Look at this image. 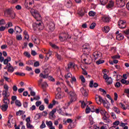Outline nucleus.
I'll list each match as a JSON object with an SVG mask.
<instances>
[{
  "label": "nucleus",
  "mask_w": 129,
  "mask_h": 129,
  "mask_svg": "<svg viewBox=\"0 0 129 129\" xmlns=\"http://www.w3.org/2000/svg\"><path fill=\"white\" fill-rule=\"evenodd\" d=\"M30 13L33 18L37 20V21L33 24V28L34 30L35 31V30H43V29H44V25L42 24V22H41L42 18L38 11L32 9L31 10Z\"/></svg>",
  "instance_id": "nucleus-1"
},
{
  "label": "nucleus",
  "mask_w": 129,
  "mask_h": 129,
  "mask_svg": "<svg viewBox=\"0 0 129 129\" xmlns=\"http://www.w3.org/2000/svg\"><path fill=\"white\" fill-rule=\"evenodd\" d=\"M69 98L70 99V101L68 102V105L69 106L70 104H72L73 102H75L77 100V95L75 93V92L72 91L69 93Z\"/></svg>",
  "instance_id": "nucleus-2"
},
{
  "label": "nucleus",
  "mask_w": 129,
  "mask_h": 129,
  "mask_svg": "<svg viewBox=\"0 0 129 129\" xmlns=\"http://www.w3.org/2000/svg\"><path fill=\"white\" fill-rule=\"evenodd\" d=\"M103 115H104V116H103L102 119H103L104 122H105V123H107V124H105V125H108V124H110V123H111L112 122L111 121V120H110V119H109V118H108L106 116V111H104L103 112Z\"/></svg>",
  "instance_id": "nucleus-3"
},
{
  "label": "nucleus",
  "mask_w": 129,
  "mask_h": 129,
  "mask_svg": "<svg viewBox=\"0 0 129 129\" xmlns=\"http://www.w3.org/2000/svg\"><path fill=\"white\" fill-rule=\"evenodd\" d=\"M118 26L120 29H124L126 27V21L120 20L118 22Z\"/></svg>",
  "instance_id": "nucleus-4"
},
{
  "label": "nucleus",
  "mask_w": 129,
  "mask_h": 129,
  "mask_svg": "<svg viewBox=\"0 0 129 129\" xmlns=\"http://www.w3.org/2000/svg\"><path fill=\"white\" fill-rule=\"evenodd\" d=\"M103 77L105 79L107 84H112V79L110 77H108L106 74H105Z\"/></svg>",
  "instance_id": "nucleus-5"
},
{
  "label": "nucleus",
  "mask_w": 129,
  "mask_h": 129,
  "mask_svg": "<svg viewBox=\"0 0 129 129\" xmlns=\"http://www.w3.org/2000/svg\"><path fill=\"white\" fill-rule=\"evenodd\" d=\"M125 0H116V5L118 8H123L125 6Z\"/></svg>",
  "instance_id": "nucleus-6"
},
{
  "label": "nucleus",
  "mask_w": 129,
  "mask_h": 129,
  "mask_svg": "<svg viewBox=\"0 0 129 129\" xmlns=\"http://www.w3.org/2000/svg\"><path fill=\"white\" fill-rule=\"evenodd\" d=\"M95 99L96 103L99 104V105H100L102 103H103V101L105 100L102 98V97L97 95L95 97Z\"/></svg>",
  "instance_id": "nucleus-7"
},
{
  "label": "nucleus",
  "mask_w": 129,
  "mask_h": 129,
  "mask_svg": "<svg viewBox=\"0 0 129 129\" xmlns=\"http://www.w3.org/2000/svg\"><path fill=\"white\" fill-rule=\"evenodd\" d=\"M101 20L104 23H109L110 22V17L104 15L101 17Z\"/></svg>",
  "instance_id": "nucleus-8"
},
{
  "label": "nucleus",
  "mask_w": 129,
  "mask_h": 129,
  "mask_svg": "<svg viewBox=\"0 0 129 129\" xmlns=\"http://www.w3.org/2000/svg\"><path fill=\"white\" fill-rule=\"evenodd\" d=\"M7 67L8 72H10V73H13V72L15 71V69L13 66H12V64H11V63H8L7 65Z\"/></svg>",
  "instance_id": "nucleus-9"
},
{
  "label": "nucleus",
  "mask_w": 129,
  "mask_h": 129,
  "mask_svg": "<svg viewBox=\"0 0 129 129\" xmlns=\"http://www.w3.org/2000/svg\"><path fill=\"white\" fill-rule=\"evenodd\" d=\"M32 41L34 42V44L35 45H39L40 44V39H39L36 36H33L32 37Z\"/></svg>",
  "instance_id": "nucleus-10"
},
{
  "label": "nucleus",
  "mask_w": 129,
  "mask_h": 129,
  "mask_svg": "<svg viewBox=\"0 0 129 129\" xmlns=\"http://www.w3.org/2000/svg\"><path fill=\"white\" fill-rule=\"evenodd\" d=\"M114 6V2L113 0H110L109 2L108 5L106 6L107 9H111Z\"/></svg>",
  "instance_id": "nucleus-11"
},
{
  "label": "nucleus",
  "mask_w": 129,
  "mask_h": 129,
  "mask_svg": "<svg viewBox=\"0 0 129 129\" xmlns=\"http://www.w3.org/2000/svg\"><path fill=\"white\" fill-rule=\"evenodd\" d=\"M91 59V57L89 55H88L87 56H86V58L83 59V61L84 62H85L86 64H90V62H90Z\"/></svg>",
  "instance_id": "nucleus-12"
},
{
  "label": "nucleus",
  "mask_w": 129,
  "mask_h": 129,
  "mask_svg": "<svg viewBox=\"0 0 129 129\" xmlns=\"http://www.w3.org/2000/svg\"><path fill=\"white\" fill-rule=\"evenodd\" d=\"M47 27L49 29L50 31H53L55 30V24L53 23V22L50 23L48 25Z\"/></svg>",
  "instance_id": "nucleus-13"
},
{
  "label": "nucleus",
  "mask_w": 129,
  "mask_h": 129,
  "mask_svg": "<svg viewBox=\"0 0 129 129\" xmlns=\"http://www.w3.org/2000/svg\"><path fill=\"white\" fill-rule=\"evenodd\" d=\"M57 111L56 109H53L49 113L50 118H54L55 117V112Z\"/></svg>",
  "instance_id": "nucleus-14"
},
{
  "label": "nucleus",
  "mask_w": 129,
  "mask_h": 129,
  "mask_svg": "<svg viewBox=\"0 0 129 129\" xmlns=\"http://www.w3.org/2000/svg\"><path fill=\"white\" fill-rule=\"evenodd\" d=\"M2 95L4 98L9 97L10 96V92H9V91L3 90Z\"/></svg>",
  "instance_id": "nucleus-15"
},
{
  "label": "nucleus",
  "mask_w": 129,
  "mask_h": 129,
  "mask_svg": "<svg viewBox=\"0 0 129 129\" xmlns=\"http://www.w3.org/2000/svg\"><path fill=\"white\" fill-rule=\"evenodd\" d=\"M81 91L82 94L84 96H88V91L86 90L85 89L82 88L81 89Z\"/></svg>",
  "instance_id": "nucleus-16"
},
{
  "label": "nucleus",
  "mask_w": 129,
  "mask_h": 129,
  "mask_svg": "<svg viewBox=\"0 0 129 129\" xmlns=\"http://www.w3.org/2000/svg\"><path fill=\"white\" fill-rule=\"evenodd\" d=\"M11 61H12V58L8 56L7 58L5 59L3 61L4 65H8V64H10L9 62H11Z\"/></svg>",
  "instance_id": "nucleus-17"
},
{
  "label": "nucleus",
  "mask_w": 129,
  "mask_h": 129,
  "mask_svg": "<svg viewBox=\"0 0 129 129\" xmlns=\"http://www.w3.org/2000/svg\"><path fill=\"white\" fill-rule=\"evenodd\" d=\"M119 105H120L121 108H122V109H123V110H126V109H129V105H126L125 106L123 104H122V103H120Z\"/></svg>",
  "instance_id": "nucleus-18"
},
{
  "label": "nucleus",
  "mask_w": 129,
  "mask_h": 129,
  "mask_svg": "<svg viewBox=\"0 0 129 129\" xmlns=\"http://www.w3.org/2000/svg\"><path fill=\"white\" fill-rule=\"evenodd\" d=\"M64 5L67 8H71L72 6V4L71 3V1L70 0H66L64 2Z\"/></svg>",
  "instance_id": "nucleus-19"
},
{
  "label": "nucleus",
  "mask_w": 129,
  "mask_h": 129,
  "mask_svg": "<svg viewBox=\"0 0 129 129\" xmlns=\"http://www.w3.org/2000/svg\"><path fill=\"white\" fill-rule=\"evenodd\" d=\"M103 104L106 108H109V107H110V103H109L106 100L103 101Z\"/></svg>",
  "instance_id": "nucleus-20"
},
{
  "label": "nucleus",
  "mask_w": 129,
  "mask_h": 129,
  "mask_svg": "<svg viewBox=\"0 0 129 129\" xmlns=\"http://www.w3.org/2000/svg\"><path fill=\"white\" fill-rule=\"evenodd\" d=\"M89 86H90V87H91V88H92V87H93V86H94V87L96 88V87H97L98 86V84L96 83H95L93 84V80H92L90 82Z\"/></svg>",
  "instance_id": "nucleus-21"
},
{
  "label": "nucleus",
  "mask_w": 129,
  "mask_h": 129,
  "mask_svg": "<svg viewBox=\"0 0 129 129\" xmlns=\"http://www.w3.org/2000/svg\"><path fill=\"white\" fill-rule=\"evenodd\" d=\"M80 103H81V107L82 108H85L86 107V104L88 103V102L86 101L85 102L84 101H80Z\"/></svg>",
  "instance_id": "nucleus-22"
},
{
  "label": "nucleus",
  "mask_w": 129,
  "mask_h": 129,
  "mask_svg": "<svg viewBox=\"0 0 129 129\" xmlns=\"http://www.w3.org/2000/svg\"><path fill=\"white\" fill-rule=\"evenodd\" d=\"M9 108V105L3 104L1 106V109H2L3 111H7L8 110V108Z\"/></svg>",
  "instance_id": "nucleus-23"
},
{
  "label": "nucleus",
  "mask_w": 129,
  "mask_h": 129,
  "mask_svg": "<svg viewBox=\"0 0 129 129\" xmlns=\"http://www.w3.org/2000/svg\"><path fill=\"white\" fill-rule=\"evenodd\" d=\"M15 31H16L17 34H20V33L22 32V29L19 26H16L15 27Z\"/></svg>",
  "instance_id": "nucleus-24"
},
{
  "label": "nucleus",
  "mask_w": 129,
  "mask_h": 129,
  "mask_svg": "<svg viewBox=\"0 0 129 129\" xmlns=\"http://www.w3.org/2000/svg\"><path fill=\"white\" fill-rule=\"evenodd\" d=\"M123 38H124L123 35H122V34H119L116 36V39L118 41L123 40Z\"/></svg>",
  "instance_id": "nucleus-25"
},
{
  "label": "nucleus",
  "mask_w": 129,
  "mask_h": 129,
  "mask_svg": "<svg viewBox=\"0 0 129 129\" xmlns=\"http://www.w3.org/2000/svg\"><path fill=\"white\" fill-rule=\"evenodd\" d=\"M99 55H100V53H99V52H94L93 53L94 59H95V60H97V59H98V58H99Z\"/></svg>",
  "instance_id": "nucleus-26"
},
{
  "label": "nucleus",
  "mask_w": 129,
  "mask_h": 129,
  "mask_svg": "<svg viewBox=\"0 0 129 129\" xmlns=\"http://www.w3.org/2000/svg\"><path fill=\"white\" fill-rule=\"evenodd\" d=\"M113 110L116 113H117V114H119L120 113V110H119V109L118 108L116 107V106H114L113 107Z\"/></svg>",
  "instance_id": "nucleus-27"
},
{
  "label": "nucleus",
  "mask_w": 129,
  "mask_h": 129,
  "mask_svg": "<svg viewBox=\"0 0 129 129\" xmlns=\"http://www.w3.org/2000/svg\"><path fill=\"white\" fill-rule=\"evenodd\" d=\"M4 99H3V102L4 104L9 105L10 104V100L8 99V97L6 98H4Z\"/></svg>",
  "instance_id": "nucleus-28"
},
{
  "label": "nucleus",
  "mask_w": 129,
  "mask_h": 129,
  "mask_svg": "<svg viewBox=\"0 0 129 129\" xmlns=\"http://www.w3.org/2000/svg\"><path fill=\"white\" fill-rule=\"evenodd\" d=\"M46 124L48 126V127H53V123L51 121H46Z\"/></svg>",
  "instance_id": "nucleus-29"
},
{
  "label": "nucleus",
  "mask_w": 129,
  "mask_h": 129,
  "mask_svg": "<svg viewBox=\"0 0 129 129\" xmlns=\"http://www.w3.org/2000/svg\"><path fill=\"white\" fill-rule=\"evenodd\" d=\"M102 30H103V31L105 33H108V32H109V30L110 29H109V27L105 26L103 28Z\"/></svg>",
  "instance_id": "nucleus-30"
},
{
  "label": "nucleus",
  "mask_w": 129,
  "mask_h": 129,
  "mask_svg": "<svg viewBox=\"0 0 129 129\" xmlns=\"http://www.w3.org/2000/svg\"><path fill=\"white\" fill-rule=\"evenodd\" d=\"M55 104H56V101H53L52 103L49 104V105L48 106V108H49V109H51L53 108V106H54V105H55Z\"/></svg>",
  "instance_id": "nucleus-31"
},
{
  "label": "nucleus",
  "mask_w": 129,
  "mask_h": 129,
  "mask_svg": "<svg viewBox=\"0 0 129 129\" xmlns=\"http://www.w3.org/2000/svg\"><path fill=\"white\" fill-rule=\"evenodd\" d=\"M23 34L24 35V38L26 40H29V38H30V36H29V34H28V32L27 31H24L23 32Z\"/></svg>",
  "instance_id": "nucleus-32"
},
{
  "label": "nucleus",
  "mask_w": 129,
  "mask_h": 129,
  "mask_svg": "<svg viewBox=\"0 0 129 129\" xmlns=\"http://www.w3.org/2000/svg\"><path fill=\"white\" fill-rule=\"evenodd\" d=\"M59 40L61 42H64V41H66V40H67V37L66 36H61L60 34L59 36Z\"/></svg>",
  "instance_id": "nucleus-33"
},
{
  "label": "nucleus",
  "mask_w": 129,
  "mask_h": 129,
  "mask_svg": "<svg viewBox=\"0 0 129 129\" xmlns=\"http://www.w3.org/2000/svg\"><path fill=\"white\" fill-rule=\"evenodd\" d=\"M64 97V95L62 94V93H57L56 95V97L58 98V99H61V98H63Z\"/></svg>",
  "instance_id": "nucleus-34"
},
{
  "label": "nucleus",
  "mask_w": 129,
  "mask_h": 129,
  "mask_svg": "<svg viewBox=\"0 0 129 129\" xmlns=\"http://www.w3.org/2000/svg\"><path fill=\"white\" fill-rule=\"evenodd\" d=\"M100 2L102 6H105L108 3V0H100Z\"/></svg>",
  "instance_id": "nucleus-35"
},
{
  "label": "nucleus",
  "mask_w": 129,
  "mask_h": 129,
  "mask_svg": "<svg viewBox=\"0 0 129 129\" xmlns=\"http://www.w3.org/2000/svg\"><path fill=\"white\" fill-rule=\"evenodd\" d=\"M121 82L122 84H126V85H128L129 84V81L125 80V79H122L121 80Z\"/></svg>",
  "instance_id": "nucleus-36"
},
{
  "label": "nucleus",
  "mask_w": 129,
  "mask_h": 129,
  "mask_svg": "<svg viewBox=\"0 0 129 129\" xmlns=\"http://www.w3.org/2000/svg\"><path fill=\"white\" fill-rule=\"evenodd\" d=\"M101 108H99V109H96L95 112H96V113H99V111L100 112H101V114H102V115H103V112H104L105 111L103 110H101V109H100Z\"/></svg>",
  "instance_id": "nucleus-37"
},
{
  "label": "nucleus",
  "mask_w": 129,
  "mask_h": 129,
  "mask_svg": "<svg viewBox=\"0 0 129 129\" xmlns=\"http://www.w3.org/2000/svg\"><path fill=\"white\" fill-rule=\"evenodd\" d=\"M12 101L11 104L15 103V101L17 100V96H12L11 97Z\"/></svg>",
  "instance_id": "nucleus-38"
},
{
  "label": "nucleus",
  "mask_w": 129,
  "mask_h": 129,
  "mask_svg": "<svg viewBox=\"0 0 129 129\" xmlns=\"http://www.w3.org/2000/svg\"><path fill=\"white\" fill-rule=\"evenodd\" d=\"M15 104L17 106H18L19 107H21L22 106V103H21V101L19 100H16L15 101Z\"/></svg>",
  "instance_id": "nucleus-39"
},
{
  "label": "nucleus",
  "mask_w": 129,
  "mask_h": 129,
  "mask_svg": "<svg viewBox=\"0 0 129 129\" xmlns=\"http://www.w3.org/2000/svg\"><path fill=\"white\" fill-rule=\"evenodd\" d=\"M30 2H31V0H26L25 6L26 9H29V8L28 5H29V6H31V5H30Z\"/></svg>",
  "instance_id": "nucleus-40"
},
{
  "label": "nucleus",
  "mask_w": 129,
  "mask_h": 129,
  "mask_svg": "<svg viewBox=\"0 0 129 129\" xmlns=\"http://www.w3.org/2000/svg\"><path fill=\"white\" fill-rule=\"evenodd\" d=\"M55 109L57 111L58 113H59V114H61L63 115V111H62V108L58 107L56 108Z\"/></svg>",
  "instance_id": "nucleus-41"
},
{
  "label": "nucleus",
  "mask_w": 129,
  "mask_h": 129,
  "mask_svg": "<svg viewBox=\"0 0 129 129\" xmlns=\"http://www.w3.org/2000/svg\"><path fill=\"white\" fill-rule=\"evenodd\" d=\"M25 112H24L23 110H19V111L16 112V115L17 116H21L23 115V114H24Z\"/></svg>",
  "instance_id": "nucleus-42"
},
{
  "label": "nucleus",
  "mask_w": 129,
  "mask_h": 129,
  "mask_svg": "<svg viewBox=\"0 0 129 129\" xmlns=\"http://www.w3.org/2000/svg\"><path fill=\"white\" fill-rule=\"evenodd\" d=\"M4 78L5 81H7V82H8L9 83L11 82H13V81L12 80V79H11V78H8V77H4Z\"/></svg>",
  "instance_id": "nucleus-43"
},
{
  "label": "nucleus",
  "mask_w": 129,
  "mask_h": 129,
  "mask_svg": "<svg viewBox=\"0 0 129 129\" xmlns=\"http://www.w3.org/2000/svg\"><path fill=\"white\" fill-rule=\"evenodd\" d=\"M48 74H43L42 73H40V75H39V77H41L42 78H48V77H49L48 76Z\"/></svg>",
  "instance_id": "nucleus-44"
},
{
  "label": "nucleus",
  "mask_w": 129,
  "mask_h": 129,
  "mask_svg": "<svg viewBox=\"0 0 129 129\" xmlns=\"http://www.w3.org/2000/svg\"><path fill=\"white\" fill-rule=\"evenodd\" d=\"M60 36H62V37L63 36L64 37H66L67 39H70V38H71V37L69 36L68 33H61Z\"/></svg>",
  "instance_id": "nucleus-45"
},
{
  "label": "nucleus",
  "mask_w": 129,
  "mask_h": 129,
  "mask_svg": "<svg viewBox=\"0 0 129 129\" xmlns=\"http://www.w3.org/2000/svg\"><path fill=\"white\" fill-rule=\"evenodd\" d=\"M24 55L25 56V57H27V58H30L31 57V54L29 53L28 51H25L24 52Z\"/></svg>",
  "instance_id": "nucleus-46"
},
{
  "label": "nucleus",
  "mask_w": 129,
  "mask_h": 129,
  "mask_svg": "<svg viewBox=\"0 0 129 129\" xmlns=\"http://www.w3.org/2000/svg\"><path fill=\"white\" fill-rule=\"evenodd\" d=\"M96 14V13L92 11H91L89 12V16H90V17H94Z\"/></svg>",
  "instance_id": "nucleus-47"
},
{
  "label": "nucleus",
  "mask_w": 129,
  "mask_h": 129,
  "mask_svg": "<svg viewBox=\"0 0 129 129\" xmlns=\"http://www.w3.org/2000/svg\"><path fill=\"white\" fill-rule=\"evenodd\" d=\"M70 77H72V74H71V73H69L64 76L66 79H68V78H70Z\"/></svg>",
  "instance_id": "nucleus-48"
},
{
  "label": "nucleus",
  "mask_w": 129,
  "mask_h": 129,
  "mask_svg": "<svg viewBox=\"0 0 129 129\" xmlns=\"http://www.w3.org/2000/svg\"><path fill=\"white\" fill-rule=\"evenodd\" d=\"M49 45L52 47V48H53V49H58V46H57L55 44H53L52 42H50Z\"/></svg>",
  "instance_id": "nucleus-49"
},
{
  "label": "nucleus",
  "mask_w": 129,
  "mask_h": 129,
  "mask_svg": "<svg viewBox=\"0 0 129 129\" xmlns=\"http://www.w3.org/2000/svg\"><path fill=\"white\" fill-rule=\"evenodd\" d=\"M26 126H27V128H34V126H33V125L31 124V123L30 122L26 123Z\"/></svg>",
  "instance_id": "nucleus-50"
},
{
  "label": "nucleus",
  "mask_w": 129,
  "mask_h": 129,
  "mask_svg": "<svg viewBox=\"0 0 129 129\" xmlns=\"http://www.w3.org/2000/svg\"><path fill=\"white\" fill-rule=\"evenodd\" d=\"M68 67L69 69L68 71H69V69H70V68H72V67L73 68H74V65H73V63L72 62H70V63H69Z\"/></svg>",
  "instance_id": "nucleus-51"
},
{
  "label": "nucleus",
  "mask_w": 129,
  "mask_h": 129,
  "mask_svg": "<svg viewBox=\"0 0 129 129\" xmlns=\"http://www.w3.org/2000/svg\"><path fill=\"white\" fill-rule=\"evenodd\" d=\"M3 88L4 90L9 91V85H8L7 84H4L3 86Z\"/></svg>",
  "instance_id": "nucleus-52"
},
{
  "label": "nucleus",
  "mask_w": 129,
  "mask_h": 129,
  "mask_svg": "<svg viewBox=\"0 0 129 129\" xmlns=\"http://www.w3.org/2000/svg\"><path fill=\"white\" fill-rule=\"evenodd\" d=\"M80 79H81L82 82H83V83H85V78H84V76L81 75L80 76Z\"/></svg>",
  "instance_id": "nucleus-53"
},
{
  "label": "nucleus",
  "mask_w": 129,
  "mask_h": 129,
  "mask_svg": "<svg viewBox=\"0 0 129 129\" xmlns=\"http://www.w3.org/2000/svg\"><path fill=\"white\" fill-rule=\"evenodd\" d=\"M41 117V114L38 113V114H36L34 117L35 119H36V120H37V119H39V118H40Z\"/></svg>",
  "instance_id": "nucleus-54"
},
{
  "label": "nucleus",
  "mask_w": 129,
  "mask_h": 129,
  "mask_svg": "<svg viewBox=\"0 0 129 129\" xmlns=\"http://www.w3.org/2000/svg\"><path fill=\"white\" fill-rule=\"evenodd\" d=\"M16 75H18L19 76H25L26 75V74L24 73H19V72H16L15 73Z\"/></svg>",
  "instance_id": "nucleus-55"
},
{
  "label": "nucleus",
  "mask_w": 129,
  "mask_h": 129,
  "mask_svg": "<svg viewBox=\"0 0 129 129\" xmlns=\"http://www.w3.org/2000/svg\"><path fill=\"white\" fill-rule=\"evenodd\" d=\"M29 110L30 111H33V110H36V106L35 105H33L31 107H30Z\"/></svg>",
  "instance_id": "nucleus-56"
},
{
  "label": "nucleus",
  "mask_w": 129,
  "mask_h": 129,
  "mask_svg": "<svg viewBox=\"0 0 129 129\" xmlns=\"http://www.w3.org/2000/svg\"><path fill=\"white\" fill-rule=\"evenodd\" d=\"M40 127V128H45V127H46V124H45V122L44 121H42Z\"/></svg>",
  "instance_id": "nucleus-57"
},
{
  "label": "nucleus",
  "mask_w": 129,
  "mask_h": 129,
  "mask_svg": "<svg viewBox=\"0 0 129 129\" xmlns=\"http://www.w3.org/2000/svg\"><path fill=\"white\" fill-rule=\"evenodd\" d=\"M104 62V60L99 59V60L96 61V64L99 65L100 64H103V63Z\"/></svg>",
  "instance_id": "nucleus-58"
},
{
  "label": "nucleus",
  "mask_w": 129,
  "mask_h": 129,
  "mask_svg": "<svg viewBox=\"0 0 129 129\" xmlns=\"http://www.w3.org/2000/svg\"><path fill=\"white\" fill-rule=\"evenodd\" d=\"M96 26V24L95 23H92L90 26V29H91V30H92L93 29H94V28H95V26Z\"/></svg>",
  "instance_id": "nucleus-59"
},
{
  "label": "nucleus",
  "mask_w": 129,
  "mask_h": 129,
  "mask_svg": "<svg viewBox=\"0 0 129 129\" xmlns=\"http://www.w3.org/2000/svg\"><path fill=\"white\" fill-rule=\"evenodd\" d=\"M11 9H7L5 11V15H11Z\"/></svg>",
  "instance_id": "nucleus-60"
},
{
  "label": "nucleus",
  "mask_w": 129,
  "mask_h": 129,
  "mask_svg": "<svg viewBox=\"0 0 129 129\" xmlns=\"http://www.w3.org/2000/svg\"><path fill=\"white\" fill-rule=\"evenodd\" d=\"M42 88H47V87H48V84H47V82H43V84L42 85Z\"/></svg>",
  "instance_id": "nucleus-61"
},
{
  "label": "nucleus",
  "mask_w": 129,
  "mask_h": 129,
  "mask_svg": "<svg viewBox=\"0 0 129 129\" xmlns=\"http://www.w3.org/2000/svg\"><path fill=\"white\" fill-rule=\"evenodd\" d=\"M91 111V109L88 106H87V108L86 109V113H89Z\"/></svg>",
  "instance_id": "nucleus-62"
},
{
  "label": "nucleus",
  "mask_w": 129,
  "mask_h": 129,
  "mask_svg": "<svg viewBox=\"0 0 129 129\" xmlns=\"http://www.w3.org/2000/svg\"><path fill=\"white\" fill-rule=\"evenodd\" d=\"M42 104V101H37L36 103H35V105L36 106H37V107L38 106H40V105H41Z\"/></svg>",
  "instance_id": "nucleus-63"
},
{
  "label": "nucleus",
  "mask_w": 129,
  "mask_h": 129,
  "mask_svg": "<svg viewBox=\"0 0 129 129\" xmlns=\"http://www.w3.org/2000/svg\"><path fill=\"white\" fill-rule=\"evenodd\" d=\"M39 110H41V111H43L44 109H45V106L44 105H41L39 107Z\"/></svg>",
  "instance_id": "nucleus-64"
}]
</instances>
